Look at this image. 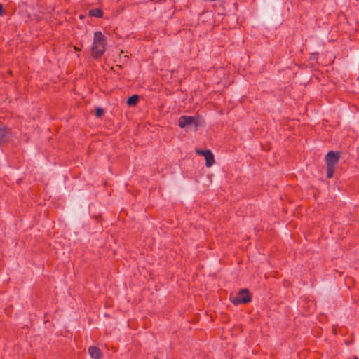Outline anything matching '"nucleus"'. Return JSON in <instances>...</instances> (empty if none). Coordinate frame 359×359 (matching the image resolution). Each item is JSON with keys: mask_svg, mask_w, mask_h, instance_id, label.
<instances>
[{"mask_svg": "<svg viewBox=\"0 0 359 359\" xmlns=\"http://www.w3.org/2000/svg\"><path fill=\"white\" fill-rule=\"evenodd\" d=\"M106 50V37L100 31L94 34L93 43L91 47V55L95 59L100 58Z\"/></svg>", "mask_w": 359, "mask_h": 359, "instance_id": "nucleus-1", "label": "nucleus"}, {"mask_svg": "<svg viewBox=\"0 0 359 359\" xmlns=\"http://www.w3.org/2000/svg\"><path fill=\"white\" fill-rule=\"evenodd\" d=\"M341 156L339 151H329L325 156L326 163V176L328 179L333 177L335 170V166L337 164Z\"/></svg>", "mask_w": 359, "mask_h": 359, "instance_id": "nucleus-2", "label": "nucleus"}, {"mask_svg": "<svg viewBox=\"0 0 359 359\" xmlns=\"http://www.w3.org/2000/svg\"><path fill=\"white\" fill-rule=\"evenodd\" d=\"M231 302L235 306L243 304H245L252 301V297L249 290L246 288L241 289L234 297L230 298Z\"/></svg>", "mask_w": 359, "mask_h": 359, "instance_id": "nucleus-3", "label": "nucleus"}, {"mask_svg": "<svg viewBox=\"0 0 359 359\" xmlns=\"http://www.w3.org/2000/svg\"><path fill=\"white\" fill-rule=\"evenodd\" d=\"M178 124L181 128H184L193 124L197 126L196 119L194 116H182L178 121Z\"/></svg>", "mask_w": 359, "mask_h": 359, "instance_id": "nucleus-4", "label": "nucleus"}, {"mask_svg": "<svg viewBox=\"0 0 359 359\" xmlns=\"http://www.w3.org/2000/svg\"><path fill=\"white\" fill-rule=\"evenodd\" d=\"M198 153L202 154L205 159V165L208 168L211 167L215 163V158L213 154L210 150H203L198 151Z\"/></svg>", "mask_w": 359, "mask_h": 359, "instance_id": "nucleus-5", "label": "nucleus"}, {"mask_svg": "<svg viewBox=\"0 0 359 359\" xmlns=\"http://www.w3.org/2000/svg\"><path fill=\"white\" fill-rule=\"evenodd\" d=\"M88 351L90 356L93 359H101L103 357L102 351L95 346H90Z\"/></svg>", "mask_w": 359, "mask_h": 359, "instance_id": "nucleus-6", "label": "nucleus"}, {"mask_svg": "<svg viewBox=\"0 0 359 359\" xmlns=\"http://www.w3.org/2000/svg\"><path fill=\"white\" fill-rule=\"evenodd\" d=\"M88 15L90 17L102 18L104 12L101 8H94L89 11Z\"/></svg>", "mask_w": 359, "mask_h": 359, "instance_id": "nucleus-7", "label": "nucleus"}, {"mask_svg": "<svg viewBox=\"0 0 359 359\" xmlns=\"http://www.w3.org/2000/svg\"><path fill=\"white\" fill-rule=\"evenodd\" d=\"M139 100V95H133L127 99L126 104L128 106H135Z\"/></svg>", "mask_w": 359, "mask_h": 359, "instance_id": "nucleus-8", "label": "nucleus"}, {"mask_svg": "<svg viewBox=\"0 0 359 359\" xmlns=\"http://www.w3.org/2000/svg\"><path fill=\"white\" fill-rule=\"evenodd\" d=\"M6 128L0 126V144L6 141Z\"/></svg>", "mask_w": 359, "mask_h": 359, "instance_id": "nucleus-9", "label": "nucleus"}, {"mask_svg": "<svg viewBox=\"0 0 359 359\" xmlns=\"http://www.w3.org/2000/svg\"><path fill=\"white\" fill-rule=\"evenodd\" d=\"M104 114V109L102 108H97L95 115L97 117L101 116Z\"/></svg>", "mask_w": 359, "mask_h": 359, "instance_id": "nucleus-10", "label": "nucleus"}, {"mask_svg": "<svg viewBox=\"0 0 359 359\" xmlns=\"http://www.w3.org/2000/svg\"><path fill=\"white\" fill-rule=\"evenodd\" d=\"M4 13V8L2 4H0V15H2Z\"/></svg>", "mask_w": 359, "mask_h": 359, "instance_id": "nucleus-11", "label": "nucleus"}, {"mask_svg": "<svg viewBox=\"0 0 359 359\" xmlns=\"http://www.w3.org/2000/svg\"><path fill=\"white\" fill-rule=\"evenodd\" d=\"M74 50H76V51H79V50H81V49H80V48H77V47H76V46H74Z\"/></svg>", "mask_w": 359, "mask_h": 359, "instance_id": "nucleus-12", "label": "nucleus"}]
</instances>
